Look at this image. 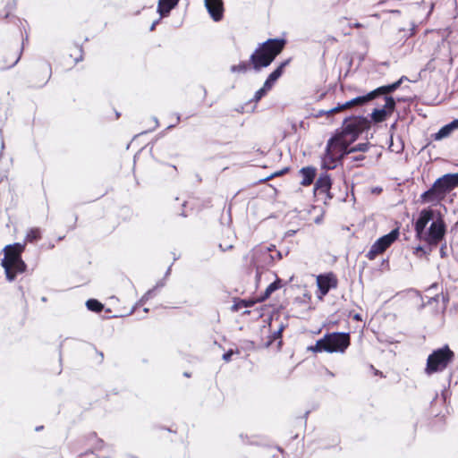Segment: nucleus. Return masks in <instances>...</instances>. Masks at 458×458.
<instances>
[{
    "label": "nucleus",
    "instance_id": "nucleus-1",
    "mask_svg": "<svg viewBox=\"0 0 458 458\" xmlns=\"http://www.w3.org/2000/svg\"><path fill=\"white\" fill-rule=\"evenodd\" d=\"M286 45L284 38H269L259 44L250 56V62L255 72H259L271 64Z\"/></svg>",
    "mask_w": 458,
    "mask_h": 458
},
{
    "label": "nucleus",
    "instance_id": "nucleus-2",
    "mask_svg": "<svg viewBox=\"0 0 458 458\" xmlns=\"http://www.w3.org/2000/svg\"><path fill=\"white\" fill-rule=\"evenodd\" d=\"M24 250L25 243L21 242L8 244L3 250L4 258L1 259V266L9 282L14 281L17 274H22L27 270V264L21 258Z\"/></svg>",
    "mask_w": 458,
    "mask_h": 458
},
{
    "label": "nucleus",
    "instance_id": "nucleus-3",
    "mask_svg": "<svg viewBox=\"0 0 458 458\" xmlns=\"http://www.w3.org/2000/svg\"><path fill=\"white\" fill-rule=\"evenodd\" d=\"M346 140L336 135L331 138L327 144L326 152L322 157L321 166L324 169H334L337 161L349 154V145Z\"/></svg>",
    "mask_w": 458,
    "mask_h": 458
},
{
    "label": "nucleus",
    "instance_id": "nucleus-4",
    "mask_svg": "<svg viewBox=\"0 0 458 458\" xmlns=\"http://www.w3.org/2000/svg\"><path fill=\"white\" fill-rule=\"evenodd\" d=\"M454 352L447 344L434 350L428 357L425 373L432 375L442 372L454 360Z\"/></svg>",
    "mask_w": 458,
    "mask_h": 458
},
{
    "label": "nucleus",
    "instance_id": "nucleus-5",
    "mask_svg": "<svg viewBox=\"0 0 458 458\" xmlns=\"http://www.w3.org/2000/svg\"><path fill=\"white\" fill-rule=\"evenodd\" d=\"M458 186V173L446 174L438 178L433 186L422 194V198H433V200H443L448 193Z\"/></svg>",
    "mask_w": 458,
    "mask_h": 458
},
{
    "label": "nucleus",
    "instance_id": "nucleus-6",
    "mask_svg": "<svg viewBox=\"0 0 458 458\" xmlns=\"http://www.w3.org/2000/svg\"><path fill=\"white\" fill-rule=\"evenodd\" d=\"M368 126V120L363 117L346 118L344 122L342 132L338 134L348 142H353L360 133Z\"/></svg>",
    "mask_w": 458,
    "mask_h": 458
},
{
    "label": "nucleus",
    "instance_id": "nucleus-7",
    "mask_svg": "<svg viewBox=\"0 0 458 458\" xmlns=\"http://www.w3.org/2000/svg\"><path fill=\"white\" fill-rule=\"evenodd\" d=\"M445 233V225L444 221L438 217L432 221L430 226L424 233L418 236L420 241L426 242V246H437L444 238Z\"/></svg>",
    "mask_w": 458,
    "mask_h": 458
},
{
    "label": "nucleus",
    "instance_id": "nucleus-8",
    "mask_svg": "<svg viewBox=\"0 0 458 458\" xmlns=\"http://www.w3.org/2000/svg\"><path fill=\"white\" fill-rule=\"evenodd\" d=\"M325 339L327 344L329 346L330 353L333 352H344L351 344L350 333L344 332H333L326 334Z\"/></svg>",
    "mask_w": 458,
    "mask_h": 458
},
{
    "label": "nucleus",
    "instance_id": "nucleus-9",
    "mask_svg": "<svg viewBox=\"0 0 458 458\" xmlns=\"http://www.w3.org/2000/svg\"><path fill=\"white\" fill-rule=\"evenodd\" d=\"M338 280L335 275L332 272L321 274L317 277V284L320 293L319 299L327 295L330 290L337 287Z\"/></svg>",
    "mask_w": 458,
    "mask_h": 458
},
{
    "label": "nucleus",
    "instance_id": "nucleus-10",
    "mask_svg": "<svg viewBox=\"0 0 458 458\" xmlns=\"http://www.w3.org/2000/svg\"><path fill=\"white\" fill-rule=\"evenodd\" d=\"M375 98V92H369L364 96L354 98L344 104H338L335 107L325 112L327 114H332L347 108H351L356 106H363L366 103Z\"/></svg>",
    "mask_w": 458,
    "mask_h": 458
},
{
    "label": "nucleus",
    "instance_id": "nucleus-11",
    "mask_svg": "<svg viewBox=\"0 0 458 458\" xmlns=\"http://www.w3.org/2000/svg\"><path fill=\"white\" fill-rule=\"evenodd\" d=\"M395 107V101L392 97H385V105L382 108H376L371 114L375 123L385 121L387 115L391 114Z\"/></svg>",
    "mask_w": 458,
    "mask_h": 458
},
{
    "label": "nucleus",
    "instance_id": "nucleus-12",
    "mask_svg": "<svg viewBox=\"0 0 458 458\" xmlns=\"http://www.w3.org/2000/svg\"><path fill=\"white\" fill-rule=\"evenodd\" d=\"M434 217L435 214L434 211L431 209L425 208L420 213L414 224L416 237L420 236L424 233L429 222L432 223V221H435Z\"/></svg>",
    "mask_w": 458,
    "mask_h": 458
},
{
    "label": "nucleus",
    "instance_id": "nucleus-13",
    "mask_svg": "<svg viewBox=\"0 0 458 458\" xmlns=\"http://www.w3.org/2000/svg\"><path fill=\"white\" fill-rule=\"evenodd\" d=\"M399 228H394L388 233L379 237L374 244L382 251V253L390 247L399 236Z\"/></svg>",
    "mask_w": 458,
    "mask_h": 458
},
{
    "label": "nucleus",
    "instance_id": "nucleus-14",
    "mask_svg": "<svg viewBox=\"0 0 458 458\" xmlns=\"http://www.w3.org/2000/svg\"><path fill=\"white\" fill-rule=\"evenodd\" d=\"M205 6L215 21L223 18V1L222 0H205Z\"/></svg>",
    "mask_w": 458,
    "mask_h": 458
},
{
    "label": "nucleus",
    "instance_id": "nucleus-15",
    "mask_svg": "<svg viewBox=\"0 0 458 458\" xmlns=\"http://www.w3.org/2000/svg\"><path fill=\"white\" fill-rule=\"evenodd\" d=\"M331 187V179L327 174H321L316 182L315 191L319 194H325L327 198L332 199L329 190Z\"/></svg>",
    "mask_w": 458,
    "mask_h": 458
},
{
    "label": "nucleus",
    "instance_id": "nucleus-16",
    "mask_svg": "<svg viewBox=\"0 0 458 458\" xmlns=\"http://www.w3.org/2000/svg\"><path fill=\"white\" fill-rule=\"evenodd\" d=\"M290 63V60H286L283 62L274 72H272L267 80L265 81V88L266 89H272L276 81L282 76L284 72V69L288 64Z\"/></svg>",
    "mask_w": 458,
    "mask_h": 458
},
{
    "label": "nucleus",
    "instance_id": "nucleus-17",
    "mask_svg": "<svg viewBox=\"0 0 458 458\" xmlns=\"http://www.w3.org/2000/svg\"><path fill=\"white\" fill-rule=\"evenodd\" d=\"M180 0H159L157 5V12L161 17H165L169 14L170 11L174 9Z\"/></svg>",
    "mask_w": 458,
    "mask_h": 458
},
{
    "label": "nucleus",
    "instance_id": "nucleus-18",
    "mask_svg": "<svg viewBox=\"0 0 458 458\" xmlns=\"http://www.w3.org/2000/svg\"><path fill=\"white\" fill-rule=\"evenodd\" d=\"M301 181V183L304 186H308L312 183L316 176V169L313 167H303L300 171Z\"/></svg>",
    "mask_w": 458,
    "mask_h": 458
},
{
    "label": "nucleus",
    "instance_id": "nucleus-19",
    "mask_svg": "<svg viewBox=\"0 0 458 458\" xmlns=\"http://www.w3.org/2000/svg\"><path fill=\"white\" fill-rule=\"evenodd\" d=\"M403 80H404V77H402L397 81H395L392 84L386 85V86L379 87V88L376 89L375 90H372L371 92H375V98L380 94L391 93L400 87V85L402 84Z\"/></svg>",
    "mask_w": 458,
    "mask_h": 458
},
{
    "label": "nucleus",
    "instance_id": "nucleus-20",
    "mask_svg": "<svg viewBox=\"0 0 458 458\" xmlns=\"http://www.w3.org/2000/svg\"><path fill=\"white\" fill-rule=\"evenodd\" d=\"M308 350L311 351L313 352H326L330 353L331 349L327 344L325 336H323L322 338L318 339L314 345L308 347Z\"/></svg>",
    "mask_w": 458,
    "mask_h": 458
},
{
    "label": "nucleus",
    "instance_id": "nucleus-21",
    "mask_svg": "<svg viewBox=\"0 0 458 458\" xmlns=\"http://www.w3.org/2000/svg\"><path fill=\"white\" fill-rule=\"evenodd\" d=\"M281 287V280L276 279L274 282H272L265 290L263 295L260 298V301H265L274 292L278 290Z\"/></svg>",
    "mask_w": 458,
    "mask_h": 458
},
{
    "label": "nucleus",
    "instance_id": "nucleus-22",
    "mask_svg": "<svg viewBox=\"0 0 458 458\" xmlns=\"http://www.w3.org/2000/svg\"><path fill=\"white\" fill-rule=\"evenodd\" d=\"M86 307L89 310L99 313L103 310L104 305L97 299H89L86 301Z\"/></svg>",
    "mask_w": 458,
    "mask_h": 458
},
{
    "label": "nucleus",
    "instance_id": "nucleus-23",
    "mask_svg": "<svg viewBox=\"0 0 458 458\" xmlns=\"http://www.w3.org/2000/svg\"><path fill=\"white\" fill-rule=\"evenodd\" d=\"M41 239V231L39 228H31L28 231L25 241L29 242H34Z\"/></svg>",
    "mask_w": 458,
    "mask_h": 458
},
{
    "label": "nucleus",
    "instance_id": "nucleus-24",
    "mask_svg": "<svg viewBox=\"0 0 458 458\" xmlns=\"http://www.w3.org/2000/svg\"><path fill=\"white\" fill-rule=\"evenodd\" d=\"M452 131L450 129V126H448L447 124L443 126L435 135H434V139L436 140H443L446 137H448L450 134H451Z\"/></svg>",
    "mask_w": 458,
    "mask_h": 458
},
{
    "label": "nucleus",
    "instance_id": "nucleus-25",
    "mask_svg": "<svg viewBox=\"0 0 458 458\" xmlns=\"http://www.w3.org/2000/svg\"><path fill=\"white\" fill-rule=\"evenodd\" d=\"M230 70L233 73H245L249 70V64L246 62H242L237 65H232Z\"/></svg>",
    "mask_w": 458,
    "mask_h": 458
},
{
    "label": "nucleus",
    "instance_id": "nucleus-26",
    "mask_svg": "<svg viewBox=\"0 0 458 458\" xmlns=\"http://www.w3.org/2000/svg\"><path fill=\"white\" fill-rule=\"evenodd\" d=\"M254 301L250 300H241L239 302H236L232 306V310L234 311H238L242 308L251 307Z\"/></svg>",
    "mask_w": 458,
    "mask_h": 458
},
{
    "label": "nucleus",
    "instance_id": "nucleus-27",
    "mask_svg": "<svg viewBox=\"0 0 458 458\" xmlns=\"http://www.w3.org/2000/svg\"><path fill=\"white\" fill-rule=\"evenodd\" d=\"M276 340H279L278 345L280 346L282 344V334L277 329L275 332H273V334L269 336V340L267 341L266 345L268 347Z\"/></svg>",
    "mask_w": 458,
    "mask_h": 458
},
{
    "label": "nucleus",
    "instance_id": "nucleus-28",
    "mask_svg": "<svg viewBox=\"0 0 458 458\" xmlns=\"http://www.w3.org/2000/svg\"><path fill=\"white\" fill-rule=\"evenodd\" d=\"M382 251L379 250V249L373 243L372 246L370 247V250H369V252L366 254V257L369 259V260H373L376 259V257L378 255V254H381Z\"/></svg>",
    "mask_w": 458,
    "mask_h": 458
},
{
    "label": "nucleus",
    "instance_id": "nucleus-29",
    "mask_svg": "<svg viewBox=\"0 0 458 458\" xmlns=\"http://www.w3.org/2000/svg\"><path fill=\"white\" fill-rule=\"evenodd\" d=\"M154 295H155V289H149L140 299V301H138V304H145L149 299L153 298Z\"/></svg>",
    "mask_w": 458,
    "mask_h": 458
},
{
    "label": "nucleus",
    "instance_id": "nucleus-30",
    "mask_svg": "<svg viewBox=\"0 0 458 458\" xmlns=\"http://www.w3.org/2000/svg\"><path fill=\"white\" fill-rule=\"evenodd\" d=\"M369 149V144L367 143H359L356 146L349 148V154L360 151V152H366Z\"/></svg>",
    "mask_w": 458,
    "mask_h": 458
},
{
    "label": "nucleus",
    "instance_id": "nucleus-31",
    "mask_svg": "<svg viewBox=\"0 0 458 458\" xmlns=\"http://www.w3.org/2000/svg\"><path fill=\"white\" fill-rule=\"evenodd\" d=\"M269 90L270 89H266L264 84L261 89L255 92L253 100L256 102L259 101Z\"/></svg>",
    "mask_w": 458,
    "mask_h": 458
},
{
    "label": "nucleus",
    "instance_id": "nucleus-32",
    "mask_svg": "<svg viewBox=\"0 0 458 458\" xmlns=\"http://www.w3.org/2000/svg\"><path fill=\"white\" fill-rule=\"evenodd\" d=\"M433 246L419 245L415 248L414 253L422 252L424 255L428 254L432 250Z\"/></svg>",
    "mask_w": 458,
    "mask_h": 458
},
{
    "label": "nucleus",
    "instance_id": "nucleus-33",
    "mask_svg": "<svg viewBox=\"0 0 458 458\" xmlns=\"http://www.w3.org/2000/svg\"><path fill=\"white\" fill-rule=\"evenodd\" d=\"M439 298H440V295H439V294H436L435 296H433V297H431V298H428V300L427 303L422 302V303L420 305L419 309H420V310H422V309H424L427 305H429V304H431V303H432V302H434V301L437 302V301H439Z\"/></svg>",
    "mask_w": 458,
    "mask_h": 458
},
{
    "label": "nucleus",
    "instance_id": "nucleus-34",
    "mask_svg": "<svg viewBox=\"0 0 458 458\" xmlns=\"http://www.w3.org/2000/svg\"><path fill=\"white\" fill-rule=\"evenodd\" d=\"M239 352L238 351H233V349H230L228 350L227 352H225L224 354H223V360L225 361V362H229L231 360H232V356L234 354V353H238Z\"/></svg>",
    "mask_w": 458,
    "mask_h": 458
},
{
    "label": "nucleus",
    "instance_id": "nucleus-35",
    "mask_svg": "<svg viewBox=\"0 0 458 458\" xmlns=\"http://www.w3.org/2000/svg\"><path fill=\"white\" fill-rule=\"evenodd\" d=\"M275 250H276L275 245H271L270 247L267 248V252L265 253V256H266V259H268L270 263L273 262V260H274V257L272 256V254L270 252Z\"/></svg>",
    "mask_w": 458,
    "mask_h": 458
},
{
    "label": "nucleus",
    "instance_id": "nucleus-36",
    "mask_svg": "<svg viewBox=\"0 0 458 458\" xmlns=\"http://www.w3.org/2000/svg\"><path fill=\"white\" fill-rule=\"evenodd\" d=\"M439 295H440L442 302L444 304V309H445L446 305H447V303L449 301V295H448V293H442Z\"/></svg>",
    "mask_w": 458,
    "mask_h": 458
},
{
    "label": "nucleus",
    "instance_id": "nucleus-37",
    "mask_svg": "<svg viewBox=\"0 0 458 458\" xmlns=\"http://www.w3.org/2000/svg\"><path fill=\"white\" fill-rule=\"evenodd\" d=\"M165 285V279L163 278V279H160L157 282L156 285L152 288V289H155V292L157 290V289H160L162 287H164Z\"/></svg>",
    "mask_w": 458,
    "mask_h": 458
},
{
    "label": "nucleus",
    "instance_id": "nucleus-38",
    "mask_svg": "<svg viewBox=\"0 0 458 458\" xmlns=\"http://www.w3.org/2000/svg\"><path fill=\"white\" fill-rule=\"evenodd\" d=\"M447 125L450 126V129L453 131L454 129L458 128V119L454 120Z\"/></svg>",
    "mask_w": 458,
    "mask_h": 458
},
{
    "label": "nucleus",
    "instance_id": "nucleus-39",
    "mask_svg": "<svg viewBox=\"0 0 458 458\" xmlns=\"http://www.w3.org/2000/svg\"><path fill=\"white\" fill-rule=\"evenodd\" d=\"M103 444H104V441L100 438H98L97 439V444H96V448L97 449H101L102 446H103Z\"/></svg>",
    "mask_w": 458,
    "mask_h": 458
},
{
    "label": "nucleus",
    "instance_id": "nucleus-40",
    "mask_svg": "<svg viewBox=\"0 0 458 458\" xmlns=\"http://www.w3.org/2000/svg\"><path fill=\"white\" fill-rule=\"evenodd\" d=\"M261 274V267L259 265H256V277L259 278Z\"/></svg>",
    "mask_w": 458,
    "mask_h": 458
},
{
    "label": "nucleus",
    "instance_id": "nucleus-41",
    "mask_svg": "<svg viewBox=\"0 0 458 458\" xmlns=\"http://www.w3.org/2000/svg\"><path fill=\"white\" fill-rule=\"evenodd\" d=\"M313 221L317 225L320 224L322 221V215L317 216L316 217H314Z\"/></svg>",
    "mask_w": 458,
    "mask_h": 458
},
{
    "label": "nucleus",
    "instance_id": "nucleus-42",
    "mask_svg": "<svg viewBox=\"0 0 458 458\" xmlns=\"http://www.w3.org/2000/svg\"><path fill=\"white\" fill-rule=\"evenodd\" d=\"M143 304H138V301L135 303V305L132 307V309L131 310V311L129 312L128 315H131L136 309H138L140 306H142Z\"/></svg>",
    "mask_w": 458,
    "mask_h": 458
},
{
    "label": "nucleus",
    "instance_id": "nucleus-43",
    "mask_svg": "<svg viewBox=\"0 0 458 458\" xmlns=\"http://www.w3.org/2000/svg\"><path fill=\"white\" fill-rule=\"evenodd\" d=\"M143 304H138V301L135 303V305L132 307V309L131 310V311L129 312L128 315H131L136 309H138L140 306H142Z\"/></svg>",
    "mask_w": 458,
    "mask_h": 458
},
{
    "label": "nucleus",
    "instance_id": "nucleus-44",
    "mask_svg": "<svg viewBox=\"0 0 458 458\" xmlns=\"http://www.w3.org/2000/svg\"><path fill=\"white\" fill-rule=\"evenodd\" d=\"M143 304H138V301L135 303V305L132 307V309L131 310V311L129 312L128 315H131L136 309H138L140 306H142Z\"/></svg>",
    "mask_w": 458,
    "mask_h": 458
},
{
    "label": "nucleus",
    "instance_id": "nucleus-45",
    "mask_svg": "<svg viewBox=\"0 0 458 458\" xmlns=\"http://www.w3.org/2000/svg\"><path fill=\"white\" fill-rule=\"evenodd\" d=\"M171 270H172V265H170V266L168 267V268L166 269V271H165V276H164V278H165V279H166V278L170 276V274H171Z\"/></svg>",
    "mask_w": 458,
    "mask_h": 458
},
{
    "label": "nucleus",
    "instance_id": "nucleus-46",
    "mask_svg": "<svg viewBox=\"0 0 458 458\" xmlns=\"http://www.w3.org/2000/svg\"><path fill=\"white\" fill-rule=\"evenodd\" d=\"M445 246H442L440 248V256H441V258H445L446 256V252H445Z\"/></svg>",
    "mask_w": 458,
    "mask_h": 458
},
{
    "label": "nucleus",
    "instance_id": "nucleus-47",
    "mask_svg": "<svg viewBox=\"0 0 458 458\" xmlns=\"http://www.w3.org/2000/svg\"><path fill=\"white\" fill-rule=\"evenodd\" d=\"M352 318H353L354 320H356V321H361V320H362V318H361V315H360V314H359V313L354 314V315H353V317H352Z\"/></svg>",
    "mask_w": 458,
    "mask_h": 458
},
{
    "label": "nucleus",
    "instance_id": "nucleus-48",
    "mask_svg": "<svg viewBox=\"0 0 458 458\" xmlns=\"http://www.w3.org/2000/svg\"><path fill=\"white\" fill-rule=\"evenodd\" d=\"M411 292H413L420 300H421V301L423 300L422 295L420 294V293L418 290L412 289Z\"/></svg>",
    "mask_w": 458,
    "mask_h": 458
},
{
    "label": "nucleus",
    "instance_id": "nucleus-49",
    "mask_svg": "<svg viewBox=\"0 0 458 458\" xmlns=\"http://www.w3.org/2000/svg\"><path fill=\"white\" fill-rule=\"evenodd\" d=\"M285 328V325L284 323H281L279 327L277 328L278 331H280L281 334H283V331Z\"/></svg>",
    "mask_w": 458,
    "mask_h": 458
},
{
    "label": "nucleus",
    "instance_id": "nucleus-50",
    "mask_svg": "<svg viewBox=\"0 0 458 458\" xmlns=\"http://www.w3.org/2000/svg\"><path fill=\"white\" fill-rule=\"evenodd\" d=\"M382 191L379 187H375L371 190L372 193H379Z\"/></svg>",
    "mask_w": 458,
    "mask_h": 458
},
{
    "label": "nucleus",
    "instance_id": "nucleus-51",
    "mask_svg": "<svg viewBox=\"0 0 458 458\" xmlns=\"http://www.w3.org/2000/svg\"><path fill=\"white\" fill-rule=\"evenodd\" d=\"M370 368L374 370V374H375V375H380V376H382V372H381V371H379V370H377V369H376L372 365L370 366Z\"/></svg>",
    "mask_w": 458,
    "mask_h": 458
},
{
    "label": "nucleus",
    "instance_id": "nucleus-52",
    "mask_svg": "<svg viewBox=\"0 0 458 458\" xmlns=\"http://www.w3.org/2000/svg\"><path fill=\"white\" fill-rule=\"evenodd\" d=\"M220 249L223 250V251H225L226 250H231L233 248V245H229V246H226V248H223V245L220 244L219 245Z\"/></svg>",
    "mask_w": 458,
    "mask_h": 458
},
{
    "label": "nucleus",
    "instance_id": "nucleus-53",
    "mask_svg": "<svg viewBox=\"0 0 458 458\" xmlns=\"http://www.w3.org/2000/svg\"><path fill=\"white\" fill-rule=\"evenodd\" d=\"M240 437L242 438V442H243V443H248V442L245 440V439H247V438H248V437H247V436H244L243 434H241V435H240Z\"/></svg>",
    "mask_w": 458,
    "mask_h": 458
},
{
    "label": "nucleus",
    "instance_id": "nucleus-54",
    "mask_svg": "<svg viewBox=\"0 0 458 458\" xmlns=\"http://www.w3.org/2000/svg\"><path fill=\"white\" fill-rule=\"evenodd\" d=\"M363 159H364V156H362V155H360V156H358V157H356L354 158V160H357V161H359V160H363Z\"/></svg>",
    "mask_w": 458,
    "mask_h": 458
},
{
    "label": "nucleus",
    "instance_id": "nucleus-55",
    "mask_svg": "<svg viewBox=\"0 0 458 458\" xmlns=\"http://www.w3.org/2000/svg\"><path fill=\"white\" fill-rule=\"evenodd\" d=\"M294 233H295V231H288V232L286 233V235H287V236H293Z\"/></svg>",
    "mask_w": 458,
    "mask_h": 458
},
{
    "label": "nucleus",
    "instance_id": "nucleus-56",
    "mask_svg": "<svg viewBox=\"0 0 458 458\" xmlns=\"http://www.w3.org/2000/svg\"><path fill=\"white\" fill-rule=\"evenodd\" d=\"M180 216H183V217H186L188 216L189 215L185 212V210H183L182 213H180Z\"/></svg>",
    "mask_w": 458,
    "mask_h": 458
},
{
    "label": "nucleus",
    "instance_id": "nucleus-57",
    "mask_svg": "<svg viewBox=\"0 0 458 458\" xmlns=\"http://www.w3.org/2000/svg\"><path fill=\"white\" fill-rule=\"evenodd\" d=\"M43 428H44L43 426H37V427H36V428H35V430H36V431H40V430H42V429H43Z\"/></svg>",
    "mask_w": 458,
    "mask_h": 458
},
{
    "label": "nucleus",
    "instance_id": "nucleus-58",
    "mask_svg": "<svg viewBox=\"0 0 458 458\" xmlns=\"http://www.w3.org/2000/svg\"><path fill=\"white\" fill-rule=\"evenodd\" d=\"M157 21H155L152 23L151 27H150V30H153L157 25Z\"/></svg>",
    "mask_w": 458,
    "mask_h": 458
},
{
    "label": "nucleus",
    "instance_id": "nucleus-59",
    "mask_svg": "<svg viewBox=\"0 0 458 458\" xmlns=\"http://www.w3.org/2000/svg\"><path fill=\"white\" fill-rule=\"evenodd\" d=\"M437 284H433L429 286L428 290H431L433 288H437Z\"/></svg>",
    "mask_w": 458,
    "mask_h": 458
},
{
    "label": "nucleus",
    "instance_id": "nucleus-60",
    "mask_svg": "<svg viewBox=\"0 0 458 458\" xmlns=\"http://www.w3.org/2000/svg\"><path fill=\"white\" fill-rule=\"evenodd\" d=\"M276 256H277V258H278L279 259H282V254H281V252H280V251H277V252H276Z\"/></svg>",
    "mask_w": 458,
    "mask_h": 458
},
{
    "label": "nucleus",
    "instance_id": "nucleus-61",
    "mask_svg": "<svg viewBox=\"0 0 458 458\" xmlns=\"http://www.w3.org/2000/svg\"><path fill=\"white\" fill-rule=\"evenodd\" d=\"M353 27L360 28V27H361V24L357 22V23L353 24Z\"/></svg>",
    "mask_w": 458,
    "mask_h": 458
},
{
    "label": "nucleus",
    "instance_id": "nucleus-62",
    "mask_svg": "<svg viewBox=\"0 0 458 458\" xmlns=\"http://www.w3.org/2000/svg\"><path fill=\"white\" fill-rule=\"evenodd\" d=\"M20 56H21V55L18 56V58L15 60V62L13 63V64L12 66L15 65L18 63V61L20 60Z\"/></svg>",
    "mask_w": 458,
    "mask_h": 458
},
{
    "label": "nucleus",
    "instance_id": "nucleus-63",
    "mask_svg": "<svg viewBox=\"0 0 458 458\" xmlns=\"http://www.w3.org/2000/svg\"><path fill=\"white\" fill-rule=\"evenodd\" d=\"M178 259H179V257L176 256L175 253H174V261H176Z\"/></svg>",
    "mask_w": 458,
    "mask_h": 458
},
{
    "label": "nucleus",
    "instance_id": "nucleus-64",
    "mask_svg": "<svg viewBox=\"0 0 458 458\" xmlns=\"http://www.w3.org/2000/svg\"><path fill=\"white\" fill-rule=\"evenodd\" d=\"M187 204H188V202H183V203H182V208H187Z\"/></svg>",
    "mask_w": 458,
    "mask_h": 458
}]
</instances>
